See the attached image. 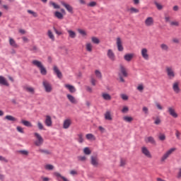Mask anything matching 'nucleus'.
I'll use <instances>...</instances> for the list:
<instances>
[{
	"mask_svg": "<svg viewBox=\"0 0 181 181\" xmlns=\"http://www.w3.org/2000/svg\"><path fill=\"white\" fill-rule=\"evenodd\" d=\"M32 64H33V66H35L36 67H37V69H39L42 76H46V74H47V70L46 69L45 66H43L42 62L35 59L32 62Z\"/></svg>",
	"mask_w": 181,
	"mask_h": 181,
	"instance_id": "1",
	"label": "nucleus"
},
{
	"mask_svg": "<svg viewBox=\"0 0 181 181\" xmlns=\"http://www.w3.org/2000/svg\"><path fill=\"white\" fill-rule=\"evenodd\" d=\"M165 73L169 80H173L175 77H176V72L175 71V69L172 66H165Z\"/></svg>",
	"mask_w": 181,
	"mask_h": 181,
	"instance_id": "2",
	"label": "nucleus"
},
{
	"mask_svg": "<svg viewBox=\"0 0 181 181\" xmlns=\"http://www.w3.org/2000/svg\"><path fill=\"white\" fill-rule=\"evenodd\" d=\"M175 151H176V148H172L167 151L160 158L161 163L166 162V159H168V158H169Z\"/></svg>",
	"mask_w": 181,
	"mask_h": 181,
	"instance_id": "3",
	"label": "nucleus"
},
{
	"mask_svg": "<svg viewBox=\"0 0 181 181\" xmlns=\"http://www.w3.org/2000/svg\"><path fill=\"white\" fill-rule=\"evenodd\" d=\"M34 136L36 138V141L34 142L35 146H42L43 145V137L38 134V133H34Z\"/></svg>",
	"mask_w": 181,
	"mask_h": 181,
	"instance_id": "4",
	"label": "nucleus"
},
{
	"mask_svg": "<svg viewBox=\"0 0 181 181\" xmlns=\"http://www.w3.org/2000/svg\"><path fill=\"white\" fill-rule=\"evenodd\" d=\"M141 152L144 156H146V158H148V159H152V154L151 153V151L148 148V147L144 146L141 148Z\"/></svg>",
	"mask_w": 181,
	"mask_h": 181,
	"instance_id": "5",
	"label": "nucleus"
},
{
	"mask_svg": "<svg viewBox=\"0 0 181 181\" xmlns=\"http://www.w3.org/2000/svg\"><path fill=\"white\" fill-rule=\"evenodd\" d=\"M168 112L173 118H177L179 117V115L176 112V110L173 107H168Z\"/></svg>",
	"mask_w": 181,
	"mask_h": 181,
	"instance_id": "6",
	"label": "nucleus"
},
{
	"mask_svg": "<svg viewBox=\"0 0 181 181\" xmlns=\"http://www.w3.org/2000/svg\"><path fill=\"white\" fill-rule=\"evenodd\" d=\"M155 21L152 17H147L144 21V25L147 28H150V26H153Z\"/></svg>",
	"mask_w": 181,
	"mask_h": 181,
	"instance_id": "7",
	"label": "nucleus"
},
{
	"mask_svg": "<svg viewBox=\"0 0 181 181\" xmlns=\"http://www.w3.org/2000/svg\"><path fill=\"white\" fill-rule=\"evenodd\" d=\"M42 86L45 88L46 93H51L52 88V85L50 84V83H49V81L44 80L42 82Z\"/></svg>",
	"mask_w": 181,
	"mask_h": 181,
	"instance_id": "8",
	"label": "nucleus"
},
{
	"mask_svg": "<svg viewBox=\"0 0 181 181\" xmlns=\"http://www.w3.org/2000/svg\"><path fill=\"white\" fill-rule=\"evenodd\" d=\"M141 57H143L144 60H149V53L148 52V49L142 48L141 50Z\"/></svg>",
	"mask_w": 181,
	"mask_h": 181,
	"instance_id": "9",
	"label": "nucleus"
},
{
	"mask_svg": "<svg viewBox=\"0 0 181 181\" xmlns=\"http://www.w3.org/2000/svg\"><path fill=\"white\" fill-rule=\"evenodd\" d=\"M107 56L108 59H110V60H111V62H115V60L117 59L115 57V54L114 53V51H112V49L107 50Z\"/></svg>",
	"mask_w": 181,
	"mask_h": 181,
	"instance_id": "10",
	"label": "nucleus"
},
{
	"mask_svg": "<svg viewBox=\"0 0 181 181\" xmlns=\"http://www.w3.org/2000/svg\"><path fill=\"white\" fill-rule=\"evenodd\" d=\"M61 4L69 12V13H73V6L64 1H61Z\"/></svg>",
	"mask_w": 181,
	"mask_h": 181,
	"instance_id": "11",
	"label": "nucleus"
},
{
	"mask_svg": "<svg viewBox=\"0 0 181 181\" xmlns=\"http://www.w3.org/2000/svg\"><path fill=\"white\" fill-rule=\"evenodd\" d=\"M116 45L117 46V50H119V52L124 51V47L122 46V40H121L120 37L117 38Z\"/></svg>",
	"mask_w": 181,
	"mask_h": 181,
	"instance_id": "12",
	"label": "nucleus"
},
{
	"mask_svg": "<svg viewBox=\"0 0 181 181\" xmlns=\"http://www.w3.org/2000/svg\"><path fill=\"white\" fill-rule=\"evenodd\" d=\"M72 124L71 119H66L64 120L63 128L64 129H69Z\"/></svg>",
	"mask_w": 181,
	"mask_h": 181,
	"instance_id": "13",
	"label": "nucleus"
},
{
	"mask_svg": "<svg viewBox=\"0 0 181 181\" xmlns=\"http://www.w3.org/2000/svg\"><path fill=\"white\" fill-rule=\"evenodd\" d=\"M179 82H174L173 83V90L175 94H179V93H180V87H179Z\"/></svg>",
	"mask_w": 181,
	"mask_h": 181,
	"instance_id": "14",
	"label": "nucleus"
},
{
	"mask_svg": "<svg viewBox=\"0 0 181 181\" xmlns=\"http://www.w3.org/2000/svg\"><path fill=\"white\" fill-rule=\"evenodd\" d=\"M23 90L26 91V93H29L30 94H35V88L25 85L23 87Z\"/></svg>",
	"mask_w": 181,
	"mask_h": 181,
	"instance_id": "15",
	"label": "nucleus"
},
{
	"mask_svg": "<svg viewBox=\"0 0 181 181\" xmlns=\"http://www.w3.org/2000/svg\"><path fill=\"white\" fill-rule=\"evenodd\" d=\"M90 163L93 166H94V168H98V158H97V156H91Z\"/></svg>",
	"mask_w": 181,
	"mask_h": 181,
	"instance_id": "16",
	"label": "nucleus"
},
{
	"mask_svg": "<svg viewBox=\"0 0 181 181\" xmlns=\"http://www.w3.org/2000/svg\"><path fill=\"white\" fill-rule=\"evenodd\" d=\"M45 124L46 127H52L53 125V121L52 120V117L47 115L45 117Z\"/></svg>",
	"mask_w": 181,
	"mask_h": 181,
	"instance_id": "17",
	"label": "nucleus"
},
{
	"mask_svg": "<svg viewBox=\"0 0 181 181\" xmlns=\"http://www.w3.org/2000/svg\"><path fill=\"white\" fill-rule=\"evenodd\" d=\"M146 144H151V145H156V141L153 136H148L144 139Z\"/></svg>",
	"mask_w": 181,
	"mask_h": 181,
	"instance_id": "18",
	"label": "nucleus"
},
{
	"mask_svg": "<svg viewBox=\"0 0 181 181\" xmlns=\"http://www.w3.org/2000/svg\"><path fill=\"white\" fill-rule=\"evenodd\" d=\"M53 71H54V73L58 77V78H63V74H62V71H60V70L57 66H54Z\"/></svg>",
	"mask_w": 181,
	"mask_h": 181,
	"instance_id": "19",
	"label": "nucleus"
},
{
	"mask_svg": "<svg viewBox=\"0 0 181 181\" xmlns=\"http://www.w3.org/2000/svg\"><path fill=\"white\" fill-rule=\"evenodd\" d=\"M134 57H135V54L134 53L126 54L124 56V59L126 62H131Z\"/></svg>",
	"mask_w": 181,
	"mask_h": 181,
	"instance_id": "20",
	"label": "nucleus"
},
{
	"mask_svg": "<svg viewBox=\"0 0 181 181\" xmlns=\"http://www.w3.org/2000/svg\"><path fill=\"white\" fill-rule=\"evenodd\" d=\"M64 87L69 90V93H74L76 91V87L73 86L72 85L65 84Z\"/></svg>",
	"mask_w": 181,
	"mask_h": 181,
	"instance_id": "21",
	"label": "nucleus"
},
{
	"mask_svg": "<svg viewBox=\"0 0 181 181\" xmlns=\"http://www.w3.org/2000/svg\"><path fill=\"white\" fill-rule=\"evenodd\" d=\"M47 36L52 40V42H54L56 40V37H54V34H53V31L52 30H48L47 32Z\"/></svg>",
	"mask_w": 181,
	"mask_h": 181,
	"instance_id": "22",
	"label": "nucleus"
},
{
	"mask_svg": "<svg viewBox=\"0 0 181 181\" xmlns=\"http://www.w3.org/2000/svg\"><path fill=\"white\" fill-rule=\"evenodd\" d=\"M120 72L122 74L123 77H128V72H127V68L124 65L119 66Z\"/></svg>",
	"mask_w": 181,
	"mask_h": 181,
	"instance_id": "23",
	"label": "nucleus"
},
{
	"mask_svg": "<svg viewBox=\"0 0 181 181\" xmlns=\"http://www.w3.org/2000/svg\"><path fill=\"white\" fill-rule=\"evenodd\" d=\"M66 98H68L69 101L71 103V104H77V100L76 99V98H74V96L70 94H67Z\"/></svg>",
	"mask_w": 181,
	"mask_h": 181,
	"instance_id": "24",
	"label": "nucleus"
},
{
	"mask_svg": "<svg viewBox=\"0 0 181 181\" xmlns=\"http://www.w3.org/2000/svg\"><path fill=\"white\" fill-rule=\"evenodd\" d=\"M0 84H1V86H6L7 87L9 86L8 81L2 76H0Z\"/></svg>",
	"mask_w": 181,
	"mask_h": 181,
	"instance_id": "25",
	"label": "nucleus"
},
{
	"mask_svg": "<svg viewBox=\"0 0 181 181\" xmlns=\"http://www.w3.org/2000/svg\"><path fill=\"white\" fill-rule=\"evenodd\" d=\"M102 98H103V100H105L106 101H111V100L112 98L110 96V95L107 93H102Z\"/></svg>",
	"mask_w": 181,
	"mask_h": 181,
	"instance_id": "26",
	"label": "nucleus"
},
{
	"mask_svg": "<svg viewBox=\"0 0 181 181\" xmlns=\"http://www.w3.org/2000/svg\"><path fill=\"white\" fill-rule=\"evenodd\" d=\"M66 32L69 33V36L71 39H74L77 35L76 34V32L71 30H66Z\"/></svg>",
	"mask_w": 181,
	"mask_h": 181,
	"instance_id": "27",
	"label": "nucleus"
},
{
	"mask_svg": "<svg viewBox=\"0 0 181 181\" xmlns=\"http://www.w3.org/2000/svg\"><path fill=\"white\" fill-rule=\"evenodd\" d=\"M9 45L10 46H12V47H18V44H16V41H15L12 37H9Z\"/></svg>",
	"mask_w": 181,
	"mask_h": 181,
	"instance_id": "28",
	"label": "nucleus"
},
{
	"mask_svg": "<svg viewBox=\"0 0 181 181\" xmlns=\"http://www.w3.org/2000/svg\"><path fill=\"white\" fill-rule=\"evenodd\" d=\"M105 119L107 121H112V117L111 116V112L107 111V112L105 113Z\"/></svg>",
	"mask_w": 181,
	"mask_h": 181,
	"instance_id": "29",
	"label": "nucleus"
},
{
	"mask_svg": "<svg viewBox=\"0 0 181 181\" xmlns=\"http://www.w3.org/2000/svg\"><path fill=\"white\" fill-rule=\"evenodd\" d=\"M95 75L96 76V78H98V80L103 79V74H101V71H100V70H95Z\"/></svg>",
	"mask_w": 181,
	"mask_h": 181,
	"instance_id": "30",
	"label": "nucleus"
},
{
	"mask_svg": "<svg viewBox=\"0 0 181 181\" xmlns=\"http://www.w3.org/2000/svg\"><path fill=\"white\" fill-rule=\"evenodd\" d=\"M86 138L88 139V141H95V136H94L93 134H86Z\"/></svg>",
	"mask_w": 181,
	"mask_h": 181,
	"instance_id": "31",
	"label": "nucleus"
},
{
	"mask_svg": "<svg viewBox=\"0 0 181 181\" xmlns=\"http://www.w3.org/2000/svg\"><path fill=\"white\" fill-rule=\"evenodd\" d=\"M154 5L158 11H162V9H163V5L158 1H154Z\"/></svg>",
	"mask_w": 181,
	"mask_h": 181,
	"instance_id": "32",
	"label": "nucleus"
},
{
	"mask_svg": "<svg viewBox=\"0 0 181 181\" xmlns=\"http://www.w3.org/2000/svg\"><path fill=\"white\" fill-rule=\"evenodd\" d=\"M21 124H23V125H24L25 127H32V123H30V122H29L28 120L22 119L21 120Z\"/></svg>",
	"mask_w": 181,
	"mask_h": 181,
	"instance_id": "33",
	"label": "nucleus"
},
{
	"mask_svg": "<svg viewBox=\"0 0 181 181\" xmlns=\"http://www.w3.org/2000/svg\"><path fill=\"white\" fill-rule=\"evenodd\" d=\"M86 48L87 52H89L90 53V52H93V45L90 42L86 43Z\"/></svg>",
	"mask_w": 181,
	"mask_h": 181,
	"instance_id": "34",
	"label": "nucleus"
},
{
	"mask_svg": "<svg viewBox=\"0 0 181 181\" xmlns=\"http://www.w3.org/2000/svg\"><path fill=\"white\" fill-rule=\"evenodd\" d=\"M5 119H7V121H13V122H15V121H17V119L12 115H6L5 117Z\"/></svg>",
	"mask_w": 181,
	"mask_h": 181,
	"instance_id": "35",
	"label": "nucleus"
},
{
	"mask_svg": "<svg viewBox=\"0 0 181 181\" xmlns=\"http://www.w3.org/2000/svg\"><path fill=\"white\" fill-rule=\"evenodd\" d=\"M123 120H124L125 122H132V121H134V118L129 116H124L123 117Z\"/></svg>",
	"mask_w": 181,
	"mask_h": 181,
	"instance_id": "36",
	"label": "nucleus"
},
{
	"mask_svg": "<svg viewBox=\"0 0 181 181\" xmlns=\"http://www.w3.org/2000/svg\"><path fill=\"white\" fill-rule=\"evenodd\" d=\"M38 152H40V153H44V155H51V152L49 150H46V149H39Z\"/></svg>",
	"mask_w": 181,
	"mask_h": 181,
	"instance_id": "37",
	"label": "nucleus"
},
{
	"mask_svg": "<svg viewBox=\"0 0 181 181\" xmlns=\"http://www.w3.org/2000/svg\"><path fill=\"white\" fill-rule=\"evenodd\" d=\"M45 169H46V170H53L54 166L52 164H47L45 165Z\"/></svg>",
	"mask_w": 181,
	"mask_h": 181,
	"instance_id": "38",
	"label": "nucleus"
},
{
	"mask_svg": "<svg viewBox=\"0 0 181 181\" xmlns=\"http://www.w3.org/2000/svg\"><path fill=\"white\" fill-rule=\"evenodd\" d=\"M77 136H78V142H79V144H83L84 142V139L83 138V134H78Z\"/></svg>",
	"mask_w": 181,
	"mask_h": 181,
	"instance_id": "39",
	"label": "nucleus"
},
{
	"mask_svg": "<svg viewBox=\"0 0 181 181\" xmlns=\"http://www.w3.org/2000/svg\"><path fill=\"white\" fill-rule=\"evenodd\" d=\"M83 153L85 155H91V150L88 147H85L83 148Z\"/></svg>",
	"mask_w": 181,
	"mask_h": 181,
	"instance_id": "40",
	"label": "nucleus"
},
{
	"mask_svg": "<svg viewBox=\"0 0 181 181\" xmlns=\"http://www.w3.org/2000/svg\"><path fill=\"white\" fill-rule=\"evenodd\" d=\"M54 16L56 18H57V19H63V15L62 13L59 12V11H56L54 13Z\"/></svg>",
	"mask_w": 181,
	"mask_h": 181,
	"instance_id": "41",
	"label": "nucleus"
},
{
	"mask_svg": "<svg viewBox=\"0 0 181 181\" xmlns=\"http://www.w3.org/2000/svg\"><path fill=\"white\" fill-rule=\"evenodd\" d=\"M130 13H139V10L138 8H135L134 7H132L129 9Z\"/></svg>",
	"mask_w": 181,
	"mask_h": 181,
	"instance_id": "42",
	"label": "nucleus"
},
{
	"mask_svg": "<svg viewBox=\"0 0 181 181\" xmlns=\"http://www.w3.org/2000/svg\"><path fill=\"white\" fill-rule=\"evenodd\" d=\"M160 48H161L162 50H163L164 52H168V50H169V47H168V45H166V44H161V45H160Z\"/></svg>",
	"mask_w": 181,
	"mask_h": 181,
	"instance_id": "43",
	"label": "nucleus"
},
{
	"mask_svg": "<svg viewBox=\"0 0 181 181\" xmlns=\"http://www.w3.org/2000/svg\"><path fill=\"white\" fill-rule=\"evenodd\" d=\"M91 40H92L93 43H94L95 45L100 44V39H98L96 37H92Z\"/></svg>",
	"mask_w": 181,
	"mask_h": 181,
	"instance_id": "44",
	"label": "nucleus"
},
{
	"mask_svg": "<svg viewBox=\"0 0 181 181\" xmlns=\"http://www.w3.org/2000/svg\"><path fill=\"white\" fill-rule=\"evenodd\" d=\"M49 4L52 5L54 9H60V6L53 1H50Z\"/></svg>",
	"mask_w": 181,
	"mask_h": 181,
	"instance_id": "45",
	"label": "nucleus"
},
{
	"mask_svg": "<svg viewBox=\"0 0 181 181\" xmlns=\"http://www.w3.org/2000/svg\"><path fill=\"white\" fill-rule=\"evenodd\" d=\"M86 160L87 158L84 156H78V160H79V162H86Z\"/></svg>",
	"mask_w": 181,
	"mask_h": 181,
	"instance_id": "46",
	"label": "nucleus"
},
{
	"mask_svg": "<svg viewBox=\"0 0 181 181\" xmlns=\"http://www.w3.org/2000/svg\"><path fill=\"white\" fill-rule=\"evenodd\" d=\"M28 13H30V15H33L34 18H37V13L32 11V10H28L27 11Z\"/></svg>",
	"mask_w": 181,
	"mask_h": 181,
	"instance_id": "47",
	"label": "nucleus"
},
{
	"mask_svg": "<svg viewBox=\"0 0 181 181\" xmlns=\"http://www.w3.org/2000/svg\"><path fill=\"white\" fill-rule=\"evenodd\" d=\"M87 6H90V8L97 6V2L96 1H90L89 4H87Z\"/></svg>",
	"mask_w": 181,
	"mask_h": 181,
	"instance_id": "48",
	"label": "nucleus"
},
{
	"mask_svg": "<svg viewBox=\"0 0 181 181\" xmlns=\"http://www.w3.org/2000/svg\"><path fill=\"white\" fill-rule=\"evenodd\" d=\"M78 33H80V35H81L82 36H87V33L86 32V30H82V29H78Z\"/></svg>",
	"mask_w": 181,
	"mask_h": 181,
	"instance_id": "49",
	"label": "nucleus"
},
{
	"mask_svg": "<svg viewBox=\"0 0 181 181\" xmlns=\"http://www.w3.org/2000/svg\"><path fill=\"white\" fill-rule=\"evenodd\" d=\"M160 122H162V121L160 120V118H159L158 117L155 119L154 124L156 125H160Z\"/></svg>",
	"mask_w": 181,
	"mask_h": 181,
	"instance_id": "50",
	"label": "nucleus"
},
{
	"mask_svg": "<svg viewBox=\"0 0 181 181\" xmlns=\"http://www.w3.org/2000/svg\"><path fill=\"white\" fill-rule=\"evenodd\" d=\"M156 108L160 111H162V110H163V106H162V105H160V103H156Z\"/></svg>",
	"mask_w": 181,
	"mask_h": 181,
	"instance_id": "51",
	"label": "nucleus"
},
{
	"mask_svg": "<svg viewBox=\"0 0 181 181\" xmlns=\"http://www.w3.org/2000/svg\"><path fill=\"white\" fill-rule=\"evenodd\" d=\"M158 139H160V141H165V139H166V136L163 134H160L158 136Z\"/></svg>",
	"mask_w": 181,
	"mask_h": 181,
	"instance_id": "52",
	"label": "nucleus"
},
{
	"mask_svg": "<svg viewBox=\"0 0 181 181\" xmlns=\"http://www.w3.org/2000/svg\"><path fill=\"white\" fill-rule=\"evenodd\" d=\"M128 111H129V108H128V107L124 106L122 110V112L123 114H127V112H128Z\"/></svg>",
	"mask_w": 181,
	"mask_h": 181,
	"instance_id": "53",
	"label": "nucleus"
},
{
	"mask_svg": "<svg viewBox=\"0 0 181 181\" xmlns=\"http://www.w3.org/2000/svg\"><path fill=\"white\" fill-rule=\"evenodd\" d=\"M137 90L139 91H140L141 93H142V91H144V85L143 84H139L138 86H137Z\"/></svg>",
	"mask_w": 181,
	"mask_h": 181,
	"instance_id": "54",
	"label": "nucleus"
},
{
	"mask_svg": "<svg viewBox=\"0 0 181 181\" xmlns=\"http://www.w3.org/2000/svg\"><path fill=\"white\" fill-rule=\"evenodd\" d=\"M90 83H91L92 86H96L97 80L95 78H94L93 77H92L90 78Z\"/></svg>",
	"mask_w": 181,
	"mask_h": 181,
	"instance_id": "55",
	"label": "nucleus"
},
{
	"mask_svg": "<svg viewBox=\"0 0 181 181\" xmlns=\"http://www.w3.org/2000/svg\"><path fill=\"white\" fill-rule=\"evenodd\" d=\"M16 129H17L18 132H20L21 134H24V132H23V128H22L20 126H18L16 127Z\"/></svg>",
	"mask_w": 181,
	"mask_h": 181,
	"instance_id": "56",
	"label": "nucleus"
},
{
	"mask_svg": "<svg viewBox=\"0 0 181 181\" xmlns=\"http://www.w3.org/2000/svg\"><path fill=\"white\" fill-rule=\"evenodd\" d=\"M53 30L55 32V33L57 35H58L59 36H60V35H63V33H62V31L58 30L57 28H55L54 27H53Z\"/></svg>",
	"mask_w": 181,
	"mask_h": 181,
	"instance_id": "57",
	"label": "nucleus"
},
{
	"mask_svg": "<svg viewBox=\"0 0 181 181\" xmlns=\"http://www.w3.org/2000/svg\"><path fill=\"white\" fill-rule=\"evenodd\" d=\"M37 127H38L39 129H40V130L45 129V127H43V124H42V122H37Z\"/></svg>",
	"mask_w": 181,
	"mask_h": 181,
	"instance_id": "58",
	"label": "nucleus"
},
{
	"mask_svg": "<svg viewBox=\"0 0 181 181\" xmlns=\"http://www.w3.org/2000/svg\"><path fill=\"white\" fill-rule=\"evenodd\" d=\"M143 112H144V114L148 115L149 112V109H148L146 107H143L142 108Z\"/></svg>",
	"mask_w": 181,
	"mask_h": 181,
	"instance_id": "59",
	"label": "nucleus"
},
{
	"mask_svg": "<svg viewBox=\"0 0 181 181\" xmlns=\"http://www.w3.org/2000/svg\"><path fill=\"white\" fill-rule=\"evenodd\" d=\"M180 132H179V130H176L175 131V136H176V138L177 139H180Z\"/></svg>",
	"mask_w": 181,
	"mask_h": 181,
	"instance_id": "60",
	"label": "nucleus"
},
{
	"mask_svg": "<svg viewBox=\"0 0 181 181\" xmlns=\"http://www.w3.org/2000/svg\"><path fill=\"white\" fill-rule=\"evenodd\" d=\"M177 179H181V168H178V172L177 174Z\"/></svg>",
	"mask_w": 181,
	"mask_h": 181,
	"instance_id": "61",
	"label": "nucleus"
},
{
	"mask_svg": "<svg viewBox=\"0 0 181 181\" xmlns=\"http://www.w3.org/2000/svg\"><path fill=\"white\" fill-rule=\"evenodd\" d=\"M171 26H179V22L177 21H172L170 23Z\"/></svg>",
	"mask_w": 181,
	"mask_h": 181,
	"instance_id": "62",
	"label": "nucleus"
},
{
	"mask_svg": "<svg viewBox=\"0 0 181 181\" xmlns=\"http://www.w3.org/2000/svg\"><path fill=\"white\" fill-rule=\"evenodd\" d=\"M124 165H127V161L124 159H121L120 160V166H124Z\"/></svg>",
	"mask_w": 181,
	"mask_h": 181,
	"instance_id": "63",
	"label": "nucleus"
},
{
	"mask_svg": "<svg viewBox=\"0 0 181 181\" xmlns=\"http://www.w3.org/2000/svg\"><path fill=\"white\" fill-rule=\"evenodd\" d=\"M121 98L126 101L127 100H128V95H125V94H122L121 95Z\"/></svg>",
	"mask_w": 181,
	"mask_h": 181,
	"instance_id": "64",
	"label": "nucleus"
}]
</instances>
